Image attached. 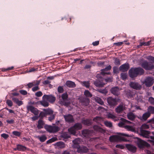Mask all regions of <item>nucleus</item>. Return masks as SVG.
<instances>
[{"mask_svg":"<svg viewBox=\"0 0 154 154\" xmlns=\"http://www.w3.org/2000/svg\"><path fill=\"white\" fill-rule=\"evenodd\" d=\"M118 134L116 135H114L110 137L109 140L111 142H116L119 141H127V140H126L124 136L127 137H130V136L127 134L123 133H117Z\"/></svg>","mask_w":154,"mask_h":154,"instance_id":"1","label":"nucleus"},{"mask_svg":"<svg viewBox=\"0 0 154 154\" xmlns=\"http://www.w3.org/2000/svg\"><path fill=\"white\" fill-rule=\"evenodd\" d=\"M144 72V70L140 68H131L129 71V76L132 78L137 76L138 75H141Z\"/></svg>","mask_w":154,"mask_h":154,"instance_id":"2","label":"nucleus"},{"mask_svg":"<svg viewBox=\"0 0 154 154\" xmlns=\"http://www.w3.org/2000/svg\"><path fill=\"white\" fill-rule=\"evenodd\" d=\"M82 125L80 123L75 124L74 126L68 129V131L71 134L75 135L76 131L81 129L82 128Z\"/></svg>","mask_w":154,"mask_h":154,"instance_id":"3","label":"nucleus"},{"mask_svg":"<svg viewBox=\"0 0 154 154\" xmlns=\"http://www.w3.org/2000/svg\"><path fill=\"white\" fill-rule=\"evenodd\" d=\"M141 83L147 87H149L152 86L154 82L153 77H148L145 78L143 80H141Z\"/></svg>","mask_w":154,"mask_h":154,"instance_id":"4","label":"nucleus"},{"mask_svg":"<svg viewBox=\"0 0 154 154\" xmlns=\"http://www.w3.org/2000/svg\"><path fill=\"white\" fill-rule=\"evenodd\" d=\"M40 82V80H35L32 82L29 83L27 84L29 88H31L32 87L35 86L32 88V90L34 92L37 91L39 89L38 85Z\"/></svg>","mask_w":154,"mask_h":154,"instance_id":"5","label":"nucleus"},{"mask_svg":"<svg viewBox=\"0 0 154 154\" xmlns=\"http://www.w3.org/2000/svg\"><path fill=\"white\" fill-rule=\"evenodd\" d=\"M44 128L48 132L50 133H54L58 131L60 128L57 126L48 125H45Z\"/></svg>","mask_w":154,"mask_h":154,"instance_id":"6","label":"nucleus"},{"mask_svg":"<svg viewBox=\"0 0 154 154\" xmlns=\"http://www.w3.org/2000/svg\"><path fill=\"white\" fill-rule=\"evenodd\" d=\"M141 65L146 70H150L154 69V65L152 64L149 63L146 60H145L142 63Z\"/></svg>","mask_w":154,"mask_h":154,"instance_id":"7","label":"nucleus"},{"mask_svg":"<svg viewBox=\"0 0 154 154\" xmlns=\"http://www.w3.org/2000/svg\"><path fill=\"white\" fill-rule=\"evenodd\" d=\"M140 132V135L143 137L148 138H150L151 139L154 140V137L150 136L151 133L150 131L141 129Z\"/></svg>","mask_w":154,"mask_h":154,"instance_id":"8","label":"nucleus"},{"mask_svg":"<svg viewBox=\"0 0 154 154\" xmlns=\"http://www.w3.org/2000/svg\"><path fill=\"white\" fill-rule=\"evenodd\" d=\"M137 143L140 148H143L145 146L148 147L149 146V145L147 142L138 138H137Z\"/></svg>","mask_w":154,"mask_h":154,"instance_id":"9","label":"nucleus"},{"mask_svg":"<svg viewBox=\"0 0 154 154\" xmlns=\"http://www.w3.org/2000/svg\"><path fill=\"white\" fill-rule=\"evenodd\" d=\"M43 99H46V100L51 103L54 102L56 98L52 95H45L42 97Z\"/></svg>","mask_w":154,"mask_h":154,"instance_id":"10","label":"nucleus"},{"mask_svg":"<svg viewBox=\"0 0 154 154\" xmlns=\"http://www.w3.org/2000/svg\"><path fill=\"white\" fill-rule=\"evenodd\" d=\"M129 85L131 88L136 90H140L142 88L141 85L136 82H131Z\"/></svg>","mask_w":154,"mask_h":154,"instance_id":"11","label":"nucleus"},{"mask_svg":"<svg viewBox=\"0 0 154 154\" xmlns=\"http://www.w3.org/2000/svg\"><path fill=\"white\" fill-rule=\"evenodd\" d=\"M27 109L28 110L30 111L35 115H37L38 114V110L32 106H27Z\"/></svg>","mask_w":154,"mask_h":154,"instance_id":"12","label":"nucleus"},{"mask_svg":"<svg viewBox=\"0 0 154 154\" xmlns=\"http://www.w3.org/2000/svg\"><path fill=\"white\" fill-rule=\"evenodd\" d=\"M77 149V152L80 153H84L87 152L88 149L86 147L84 146L82 147H78Z\"/></svg>","mask_w":154,"mask_h":154,"instance_id":"13","label":"nucleus"},{"mask_svg":"<svg viewBox=\"0 0 154 154\" xmlns=\"http://www.w3.org/2000/svg\"><path fill=\"white\" fill-rule=\"evenodd\" d=\"M125 105H120L116 109V111L118 113H122L125 109Z\"/></svg>","mask_w":154,"mask_h":154,"instance_id":"14","label":"nucleus"},{"mask_svg":"<svg viewBox=\"0 0 154 154\" xmlns=\"http://www.w3.org/2000/svg\"><path fill=\"white\" fill-rule=\"evenodd\" d=\"M65 120L68 122H74V120L72 116L70 114L63 116Z\"/></svg>","mask_w":154,"mask_h":154,"instance_id":"15","label":"nucleus"},{"mask_svg":"<svg viewBox=\"0 0 154 154\" xmlns=\"http://www.w3.org/2000/svg\"><path fill=\"white\" fill-rule=\"evenodd\" d=\"M107 102L111 106L116 105L117 103L116 100L111 97H109L108 98Z\"/></svg>","mask_w":154,"mask_h":154,"instance_id":"16","label":"nucleus"},{"mask_svg":"<svg viewBox=\"0 0 154 154\" xmlns=\"http://www.w3.org/2000/svg\"><path fill=\"white\" fill-rule=\"evenodd\" d=\"M81 142V140L79 138H76L73 140L72 141L73 144V147L74 148H78L79 146V144Z\"/></svg>","mask_w":154,"mask_h":154,"instance_id":"17","label":"nucleus"},{"mask_svg":"<svg viewBox=\"0 0 154 154\" xmlns=\"http://www.w3.org/2000/svg\"><path fill=\"white\" fill-rule=\"evenodd\" d=\"M120 90L117 87L112 88L111 90V93L115 95H118L120 93Z\"/></svg>","mask_w":154,"mask_h":154,"instance_id":"18","label":"nucleus"},{"mask_svg":"<svg viewBox=\"0 0 154 154\" xmlns=\"http://www.w3.org/2000/svg\"><path fill=\"white\" fill-rule=\"evenodd\" d=\"M126 146L129 150L132 152H134L136 151L137 148L134 146L130 144H126Z\"/></svg>","mask_w":154,"mask_h":154,"instance_id":"19","label":"nucleus"},{"mask_svg":"<svg viewBox=\"0 0 154 154\" xmlns=\"http://www.w3.org/2000/svg\"><path fill=\"white\" fill-rule=\"evenodd\" d=\"M111 68V66L110 65L106 67L104 69L101 70V74L104 75L105 74H109V72H107V71L110 70Z\"/></svg>","mask_w":154,"mask_h":154,"instance_id":"20","label":"nucleus"},{"mask_svg":"<svg viewBox=\"0 0 154 154\" xmlns=\"http://www.w3.org/2000/svg\"><path fill=\"white\" fill-rule=\"evenodd\" d=\"M129 68V64H125L119 67L120 70L125 72L127 71Z\"/></svg>","mask_w":154,"mask_h":154,"instance_id":"21","label":"nucleus"},{"mask_svg":"<svg viewBox=\"0 0 154 154\" xmlns=\"http://www.w3.org/2000/svg\"><path fill=\"white\" fill-rule=\"evenodd\" d=\"M91 132L89 130H85L82 131V133L84 137H87L91 135Z\"/></svg>","mask_w":154,"mask_h":154,"instance_id":"22","label":"nucleus"},{"mask_svg":"<svg viewBox=\"0 0 154 154\" xmlns=\"http://www.w3.org/2000/svg\"><path fill=\"white\" fill-rule=\"evenodd\" d=\"M12 99L13 101L17 104L18 106H20L23 104V102L21 100H20L17 98L13 97Z\"/></svg>","mask_w":154,"mask_h":154,"instance_id":"23","label":"nucleus"},{"mask_svg":"<svg viewBox=\"0 0 154 154\" xmlns=\"http://www.w3.org/2000/svg\"><path fill=\"white\" fill-rule=\"evenodd\" d=\"M45 123L44 121L42 119H39L38 122V125L37 127L39 129H40L43 128L44 125H45Z\"/></svg>","mask_w":154,"mask_h":154,"instance_id":"24","label":"nucleus"},{"mask_svg":"<svg viewBox=\"0 0 154 154\" xmlns=\"http://www.w3.org/2000/svg\"><path fill=\"white\" fill-rule=\"evenodd\" d=\"M121 120L122 122H120L119 123V125L120 127H123L125 123L130 124L131 123L130 122L124 119H122Z\"/></svg>","mask_w":154,"mask_h":154,"instance_id":"25","label":"nucleus"},{"mask_svg":"<svg viewBox=\"0 0 154 154\" xmlns=\"http://www.w3.org/2000/svg\"><path fill=\"white\" fill-rule=\"evenodd\" d=\"M150 115L149 112H146L143 114L142 116L141 120L145 121L150 116Z\"/></svg>","mask_w":154,"mask_h":154,"instance_id":"26","label":"nucleus"},{"mask_svg":"<svg viewBox=\"0 0 154 154\" xmlns=\"http://www.w3.org/2000/svg\"><path fill=\"white\" fill-rule=\"evenodd\" d=\"M66 86L69 88H74L75 87L74 82L70 81H68L66 82Z\"/></svg>","mask_w":154,"mask_h":154,"instance_id":"27","label":"nucleus"},{"mask_svg":"<svg viewBox=\"0 0 154 154\" xmlns=\"http://www.w3.org/2000/svg\"><path fill=\"white\" fill-rule=\"evenodd\" d=\"M94 130L103 133L105 132V130L102 128H100L97 125H94L93 127Z\"/></svg>","mask_w":154,"mask_h":154,"instance_id":"28","label":"nucleus"},{"mask_svg":"<svg viewBox=\"0 0 154 154\" xmlns=\"http://www.w3.org/2000/svg\"><path fill=\"white\" fill-rule=\"evenodd\" d=\"M127 116L128 119L131 120H134L136 117V116L134 115V114L131 112L127 114Z\"/></svg>","mask_w":154,"mask_h":154,"instance_id":"29","label":"nucleus"},{"mask_svg":"<svg viewBox=\"0 0 154 154\" xmlns=\"http://www.w3.org/2000/svg\"><path fill=\"white\" fill-rule=\"evenodd\" d=\"M47 100H46V99H42V101H40V103L42 105V106L45 107H47L49 105V104L48 102L47 101Z\"/></svg>","mask_w":154,"mask_h":154,"instance_id":"30","label":"nucleus"},{"mask_svg":"<svg viewBox=\"0 0 154 154\" xmlns=\"http://www.w3.org/2000/svg\"><path fill=\"white\" fill-rule=\"evenodd\" d=\"M147 112L150 115L151 114H154V107L152 106H149L147 109Z\"/></svg>","mask_w":154,"mask_h":154,"instance_id":"31","label":"nucleus"},{"mask_svg":"<svg viewBox=\"0 0 154 154\" xmlns=\"http://www.w3.org/2000/svg\"><path fill=\"white\" fill-rule=\"evenodd\" d=\"M82 123L85 125H89L91 124V122L90 120L88 119L84 120L82 121Z\"/></svg>","mask_w":154,"mask_h":154,"instance_id":"32","label":"nucleus"},{"mask_svg":"<svg viewBox=\"0 0 154 154\" xmlns=\"http://www.w3.org/2000/svg\"><path fill=\"white\" fill-rule=\"evenodd\" d=\"M94 121L99 123L100 122L103 121V119L101 118L100 117H97L93 119Z\"/></svg>","mask_w":154,"mask_h":154,"instance_id":"33","label":"nucleus"},{"mask_svg":"<svg viewBox=\"0 0 154 154\" xmlns=\"http://www.w3.org/2000/svg\"><path fill=\"white\" fill-rule=\"evenodd\" d=\"M16 149L19 151H24L26 149V148L23 146L21 145H18L17 146Z\"/></svg>","mask_w":154,"mask_h":154,"instance_id":"34","label":"nucleus"},{"mask_svg":"<svg viewBox=\"0 0 154 154\" xmlns=\"http://www.w3.org/2000/svg\"><path fill=\"white\" fill-rule=\"evenodd\" d=\"M145 58L151 63H154V57L151 56L146 57Z\"/></svg>","mask_w":154,"mask_h":154,"instance_id":"35","label":"nucleus"},{"mask_svg":"<svg viewBox=\"0 0 154 154\" xmlns=\"http://www.w3.org/2000/svg\"><path fill=\"white\" fill-rule=\"evenodd\" d=\"M57 145L60 148H63L65 147V144L62 142H59L57 143Z\"/></svg>","mask_w":154,"mask_h":154,"instance_id":"36","label":"nucleus"},{"mask_svg":"<svg viewBox=\"0 0 154 154\" xmlns=\"http://www.w3.org/2000/svg\"><path fill=\"white\" fill-rule=\"evenodd\" d=\"M43 110L45 111L46 115H51L53 113L52 110L49 109H44Z\"/></svg>","mask_w":154,"mask_h":154,"instance_id":"37","label":"nucleus"},{"mask_svg":"<svg viewBox=\"0 0 154 154\" xmlns=\"http://www.w3.org/2000/svg\"><path fill=\"white\" fill-rule=\"evenodd\" d=\"M81 84L83 86L87 88H88L90 86V83L88 81L82 82Z\"/></svg>","mask_w":154,"mask_h":154,"instance_id":"38","label":"nucleus"},{"mask_svg":"<svg viewBox=\"0 0 154 154\" xmlns=\"http://www.w3.org/2000/svg\"><path fill=\"white\" fill-rule=\"evenodd\" d=\"M107 117L108 118L111 119H114L116 118L115 115L111 113H108L107 115Z\"/></svg>","mask_w":154,"mask_h":154,"instance_id":"39","label":"nucleus"},{"mask_svg":"<svg viewBox=\"0 0 154 154\" xmlns=\"http://www.w3.org/2000/svg\"><path fill=\"white\" fill-rule=\"evenodd\" d=\"M38 138L40 140V141L43 142L45 141L47 139L46 137L44 135H43L41 137H38Z\"/></svg>","mask_w":154,"mask_h":154,"instance_id":"40","label":"nucleus"},{"mask_svg":"<svg viewBox=\"0 0 154 154\" xmlns=\"http://www.w3.org/2000/svg\"><path fill=\"white\" fill-rule=\"evenodd\" d=\"M84 95L86 97H91L92 96V95L90 93V92L88 90H85L84 92Z\"/></svg>","mask_w":154,"mask_h":154,"instance_id":"41","label":"nucleus"},{"mask_svg":"<svg viewBox=\"0 0 154 154\" xmlns=\"http://www.w3.org/2000/svg\"><path fill=\"white\" fill-rule=\"evenodd\" d=\"M104 124L107 127L111 128L112 126V123L108 121H106L104 122Z\"/></svg>","mask_w":154,"mask_h":154,"instance_id":"42","label":"nucleus"},{"mask_svg":"<svg viewBox=\"0 0 154 154\" xmlns=\"http://www.w3.org/2000/svg\"><path fill=\"white\" fill-rule=\"evenodd\" d=\"M68 97V95L66 93H64L62 94L61 97L63 100H65L67 99Z\"/></svg>","mask_w":154,"mask_h":154,"instance_id":"43","label":"nucleus"},{"mask_svg":"<svg viewBox=\"0 0 154 154\" xmlns=\"http://www.w3.org/2000/svg\"><path fill=\"white\" fill-rule=\"evenodd\" d=\"M124 127L125 128L127 129L128 131H134V129L132 127L129 125L125 126Z\"/></svg>","mask_w":154,"mask_h":154,"instance_id":"44","label":"nucleus"},{"mask_svg":"<svg viewBox=\"0 0 154 154\" xmlns=\"http://www.w3.org/2000/svg\"><path fill=\"white\" fill-rule=\"evenodd\" d=\"M149 128V126L146 124H143L140 128V130L143 129H147Z\"/></svg>","mask_w":154,"mask_h":154,"instance_id":"45","label":"nucleus"},{"mask_svg":"<svg viewBox=\"0 0 154 154\" xmlns=\"http://www.w3.org/2000/svg\"><path fill=\"white\" fill-rule=\"evenodd\" d=\"M121 78L123 80L126 79L127 77V74L125 73H122L121 74Z\"/></svg>","mask_w":154,"mask_h":154,"instance_id":"46","label":"nucleus"},{"mask_svg":"<svg viewBox=\"0 0 154 154\" xmlns=\"http://www.w3.org/2000/svg\"><path fill=\"white\" fill-rule=\"evenodd\" d=\"M6 103L8 104V105L10 107L12 106L13 105V103L12 101L10 100H6Z\"/></svg>","mask_w":154,"mask_h":154,"instance_id":"47","label":"nucleus"},{"mask_svg":"<svg viewBox=\"0 0 154 154\" xmlns=\"http://www.w3.org/2000/svg\"><path fill=\"white\" fill-rule=\"evenodd\" d=\"M6 112L5 110L3 111L0 113V117H4L6 116Z\"/></svg>","mask_w":154,"mask_h":154,"instance_id":"48","label":"nucleus"},{"mask_svg":"<svg viewBox=\"0 0 154 154\" xmlns=\"http://www.w3.org/2000/svg\"><path fill=\"white\" fill-rule=\"evenodd\" d=\"M96 100L97 103L100 104L102 105L103 103V102L100 98H97L96 99Z\"/></svg>","mask_w":154,"mask_h":154,"instance_id":"49","label":"nucleus"},{"mask_svg":"<svg viewBox=\"0 0 154 154\" xmlns=\"http://www.w3.org/2000/svg\"><path fill=\"white\" fill-rule=\"evenodd\" d=\"M148 101L151 104H154V98L153 97H149Z\"/></svg>","mask_w":154,"mask_h":154,"instance_id":"50","label":"nucleus"},{"mask_svg":"<svg viewBox=\"0 0 154 154\" xmlns=\"http://www.w3.org/2000/svg\"><path fill=\"white\" fill-rule=\"evenodd\" d=\"M46 116L45 112H40L39 115V117H41V119H42L43 117Z\"/></svg>","mask_w":154,"mask_h":154,"instance_id":"51","label":"nucleus"},{"mask_svg":"<svg viewBox=\"0 0 154 154\" xmlns=\"http://www.w3.org/2000/svg\"><path fill=\"white\" fill-rule=\"evenodd\" d=\"M38 68H35L34 67H32L30 68L29 71H28V72H34L37 71Z\"/></svg>","mask_w":154,"mask_h":154,"instance_id":"52","label":"nucleus"},{"mask_svg":"<svg viewBox=\"0 0 154 154\" xmlns=\"http://www.w3.org/2000/svg\"><path fill=\"white\" fill-rule=\"evenodd\" d=\"M57 90L59 93H62L63 91V89L62 86H59Z\"/></svg>","mask_w":154,"mask_h":154,"instance_id":"53","label":"nucleus"},{"mask_svg":"<svg viewBox=\"0 0 154 154\" xmlns=\"http://www.w3.org/2000/svg\"><path fill=\"white\" fill-rule=\"evenodd\" d=\"M35 95L38 97H40L42 96V93L41 91H39L35 93Z\"/></svg>","mask_w":154,"mask_h":154,"instance_id":"54","label":"nucleus"},{"mask_svg":"<svg viewBox=\"0 0 154 154\" xmlns=\"http://www.w3.org/2000/svg\"><path fill=\"white\" fill-rule=\"evenodd\" d=\"M20 93L22 95H25L27 94L26 91L24 90H21L19 91Z\"/></svg>","mask_w":154,"mask_h":154,"instance_id":"55","label":"nucleus"},{"mask_svg":"<svg viewBox=\"0 0 154 154\" xmlns=\"http://www.w3.org/2000/svg\"><path fill=\"white\" fill-rule=\"evenodd\" d=\"M12 133L14 135L17 136H19L20 135V133L16 131H14Z\"/></svg>","mask_w":154,"mask_h":154,"instance_id":"56","label":"nucleus"},{"mask_svg":"<svg viewBox=\"0 0 154 154\" xmlns=\"http://www.w3.org/2000/svg\"><path fill=\"white\" fill-rule=\"evenodd\" d=\"M114 63L116 65H119L120 64V61L119 59L115 58L114 59Z\"/></svg>","mask_w":154,"mask_h":154,"instance_id":"57","label":"nucleus"},{"mask_svg":"<svg viewBox=\"0 0 154 154\" xmlns=\"http://www.w3.org/2000/svg\"><path fill=\"white\" fill-rule=\"evenodd\" d=\"M55 139H56V138H51V139L49 140H48L47 141V143H52L53 142H54L55 141Z\"/></svg>","mask_w":154,"mask_h":154,"instance_id":"58","label":"nucleus"},{"mask_svg":"<svg viewBox=\"0 0 154 154\" xmlns=\"http://www.w3.org/2000/svg\"><path fill=\"white\" fill-rule=\"evenodd\" d=\"M55 116L54 115H51L48 118V120L50 121H51L54 119Z\"/></svg>","mask_w":154,"mask_h":154,"instance_id":"59","label":"nucleus"},{"mask_svg":"<svg viewBox=\"0 0 154 154\" xmlns=\"http://www.w3.org/2000/svg\"><path fill=\"white\" fill-rule=\"evenodd\" d=\"M1 136L3 138L6 139L9 137V135L6 134H3L1 135Z\"/></svg>","mask_w":154,"mask_h":154,"instance_id":"60","label":"nucleus"},{"mask_svg":"<svg viewBox=\"0 0 154 154\" xmlns=\"http://www.w3.org/2000/svg\"><path fill=\"white\" fill-rule=\"evenodd\" d=\"M84 100L86 102L85 103L84 102H82V104L83 105L86 106L88 103L89 100L87 99H85Z\"/></svg>","mask_w":154,"mask_h":154,"instance_id":"61","label":"nucleus"},{"mask_svg":"<svg viewBox=\"0 0 154 154\" xmlns=\"http://www.w3.org/2000/svg\"><path fill=\"white\" fill-rule=\"evenodd\" d=\"M116 147L117 148H120L121 149H123L124 148V146L121 144L117 145L116 146Z\"/></svg>","mask_w":154,"mask_h":154,"instance_id":"62","label":"nucleus"},{"mask_svg":"<svg viewBox=\"0 0 154 154\" xmlns=\"http://www.w3.org/2000/svg\"><path fill=\"white\" fill-rule=\"evenodd\" d=\"M124 42H118L114 43V45H116L117 46H120L123 44Z\"/></svg>","mask_w":154,"mask_h":154,"instance_id":"63","label":"nucleus"},{"mask_svg":"<svg viewBox=\"0 0 154 154\" xmlns=\"http://www.w3.org/2000/svg\"><path fill=\"white\" fill-rule=\"evenodd\" d=\"M6 121L7 122L10 124H13L14 122V121L12 119H11V120H7Z\"/></svg>","mask_w":154,"mask_h":154,"instance_id":"64","label":"nucleus"}]
</instances>
